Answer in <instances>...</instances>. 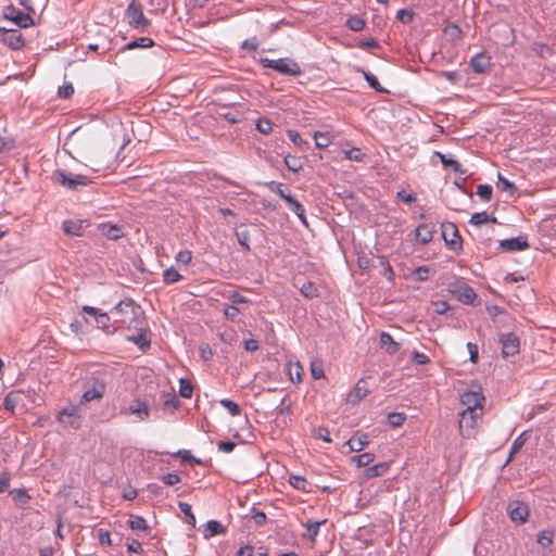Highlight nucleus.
<instances>
[{
    "instance_id": "obj_1",
    "label": "nucleus",
    "mask_w": 556,
    "mask_h": 556,
    "mask_svg": "<svg viewBox=\"0 0 556 556\" xmlns=\"http://www.w3.org/2000/svg\"><path fill=\"white\" fill-rule=\"evenodd\" d=\"M113 312L119 315L116 321L126 324L127 327L142 330L143 311L134 300L126 299L115 305Z\"/></svg>"
},
{
    "instance_id": "obj_2",
    "label": "nucleus",
    "mask_w": 556,
    "mask_h": 556,
    "mask_svg": "<svg viewBox=\"0 0 556 556\" xmlns=\"http://www.w3.org/2000/svg\"><path fill=\"white\" fill-rule=\"evenodd\" d=\"M109 374L106 371L94 372L85 383L80 405L91 401H100L105 394Z\"/></svg>"
},
{
    "instance_id": "obj_3",
    "label": "nucleus",
    "mask_w": 556,
    "mask_h": 556,
    "mask_svg": "<svg viewBox=\"0 0 556 556\" xmlns=\"http://www.w3.org/2000/svg\"><path fill=\"white\" fill-rule=\"evenodd\" d=\"M125 16L128 25L139 31H146L151 26V22L144 16L143 7L138 0L129 2Z\"/></svg>"
},
{
    "instance_id": "obj_4",
    "label": "nucleus",
    "mask_w": 556,
    "mask_h": 556,
    "mask_svg": "<svg viewBox=\"0 0 556 556\" xmlns=\"http://www.w3.org/2000/svg\"><path fill=\"white\" fill-rule=\"evenodd\" d=\"M260 63L266 68H271L278 72L279 74L287 76L298 77L301 76L303 73L300 65L295 61L287 58L278 60L263 58L260 60Z\"/></svg>"
},
{
    "instance_id": "obj_5",
    "label": "nucleus",
    "mask_w": 556,
    "mask_h": 556,
    "mask_svg": "<svg viewBox=\"0 0 556 556\" xmlns=\"http://www.w3.org/2000/svg\"><path fill=\"white\" fill-rule=\"evenodd\" d=\"M52 180L72 191H77L80 187H85L91 184V179L88 176L80 174L68 175L63 169L54 170L52 174Z\"/></svg>"
},
{
    "instance_id": "obj_6",
    "label": "nucleus",
    "mask_w": 556,
    "mask_h": 556,
    "mask_svg": "<svg viewBox=\"0 0 556 556\" xmlns=\"http://www.w3.org/2000/svg\"><path fill=\"white\" fill-rule=\"evenodd\" d=\"M56 419L64 427L72 429L80 428L83 419V405H80L79 402L76 405L65 406L59 412Z\"/></svg>"
},
{
    "instance_id": "obj_7",
    "label": "nucleus",
    "mask_w": 556,
    "mask_h": 556,
    "mask_svg": "<svg viewBox=\"0 0 556 556\" xmlns=\"http://www.w3.org/2000/svg\"><path fill=\"white\" fill-rule=\"evenodd\" d=\"M442 237L448 249L459 252L463 249L462 238L456 225L452 222H444L441 225Z\"/></svg>"
},
{
    "instance_id": "obj_8",
    "label": "nucleus",
    "mask_w": 556,
    "mask_h": 556,
    "mask_svg": "<svg viewBox=\"0 0 556 556\" xmlns=\"http://www.w3.org/2000/svg\"><path fill=\"white\" fill-rule=\"evenodd\" d=\"M482 412L464 409L459 414V433L464 438H470L473 434L477 419L480 418Z\"/></svg>"
},
{
    "instance_id": "obj_9",
    "label": "nucleus",
    "mask_w": 556,
    "mask_h": 556,
    "mask_svg": "<svg viewBox=\"0 0 556 556\" xmlns=\"http://www.w3.org/2000/svg\"><path fill=\"white\" fill-rule=\"evenodd\" d=\"M507 514L513 522L525 523L528 520L529 506L521 501H511L507 505Z\"/></svg>"
},
{
    "instance_id": "obj_10",
    "label": "nucleus",
    "mask_w": 556,
    "mask_h": 556,
    "mask_svg": "<svg viewBox=\"0 0 556 556\" xmlns=\"http://www.w3.org/2000/svg\"><path fill=\"white\" fill-rule=\"evenodd\" d=\"M500 342L502 344L503 357L514 356L517 353H519L520 341L518 336L515 334L514 332L501 334Z\"/></svg>"
},
{
    "instance_id": "obj_11",
    "label": "nucleus",
    "mask_w": 556,
    "mask_h": 556,
    "mask_svg": "<svg viewBox=\"0 0 556 556\" xmlns=\"http://www.w3.org/2000/svg\"><path fill=\"white\" fill-rule=\"evenodd\" d=\"M4 17L13 21L18 27L22 28H27L34 25V20L29 14L23 13L13 5H8L4 8Z\"/></svg>"
},
{
    "instance_id": "obj_12",
    "label": "nucleus",
    "mask_w": 556,
    "mask_h": 556,
    "mask_svg": "<svg viewBox=\"0 0 556 556\" xmlns=\"http://www.w3.org/2000/svg\"><path fill=\"white\" fill-rule=\"evenodd\" d=\"M484 396L481 392L467 391L460 396V402L466 406L465 409L482 412V402Z\"/></svg>"
},
{
    "instance_id": "obj_13",
    "label": "nucleus",
    "mask_w": 556,
    "mask_h": 556,
    "mask_svg": "<svg viewBox=\"0 0 556 556\" xmlns=\"http://www.w3.org/2000/svg\"><path fill=\"white\" fill-rule=\"evenodd\" d=\"M0 40L13 50H18L25 45V39L22 33L17 29H7L5 31H2Z\"/></svg>"
},
{
    "instance_id": "obj_14",
    "label": "nucleus",
    "mask_w": 556,
    "mask_h": 556,
    "mask_svg": "<svg viewBox=\"0 0 556 556\" xmlns=\"http://www.w3.org/2000/svg\"><path fill=\"white\" fill-rule=\"evenodd\" d=\"M83 312L91 316H94L98 328L102 329L108 333L113 332L110 330V316L106 313H102L100 309L89 305L83 306Z\"/></svg>"
},
{
    "instance_id": "obj_15",
    "label": "nucleus",
    "mask_w": 556,
    "mask_h": 556,
    "mask_svg": "<svg viewBox=\"0 0 556 556\" xmlns=\"http://www.w3.org/2000/svg\"><path fill=\"white\" fill-rule=\"evenodd\" d=\"M470 66L477 74H484L491 68V59L485 53H478L470 60Z\"/></svg>"
},
{
    "instance_id": "obj_16",
    "label": "nucleus",
    "mask_w": 556,
    "mask_h": 556,
    "mask_svg": "<svg viewBox=\"0 0 556 556\" xmlns=\"http://www.w3.org/2000/svg\"><path fill=\"white\" fill-rule=\"evenodd\" d=\"M453 294L464 304H472L477 299L475 290L468 285H459L453 290Z\"/></svg>"
},
{
    "instance_id": "obj_17",
    "label": "nucleus",
    "mask_w": 556,
    "mask_h": 556,
    "mask_svg": "<svg viewBox=\"0 0 556 556\" xmlns=\"http://www.w3.org/2000/svg\"><path fill=\"white\" fill-rule=\"evenodd\" d=\"M88 226L87 220L84 219H67L63 222L62 228L68 236H83L84 229Z\"/></svg>"
},
{
    "instance_id": "obj_18",
    "label": "nucleus",
    "mask_w": 556,
    "mask_h": 556,
    "mask_svg": "<svg viewBox=\"0 0 556 556\" xmlns=\"http://www.w3.org/2000/svg\"><path fill=\"white\" fill-rule=\"evenodd\" d=\"M500 247L505 251L514 252L526 250L529 247V243L523 237H514L502 240L500 242Z\"/></svg>"
},
{
    "instance_id": "obj_19",
    "label": "nucleus",
    "mask_w": 556,
    "mask_h": 556,
    "mask_svg": "<svg viewBox=\"0 0 556 556\" xmlns=\"http://www.w3.org/2000/svg\"><path fill=\"white\" fill-rule=\"evenodd\" d=\"M128 410L130 414L136 415L139 421H144L150 417V409L148 404L139 399L135 400L130 404Z\"/></svg>"
},
{
    "instance_id": "obj_20",
    "label": "nucleus",
    "mask_w": 556,
    "mask_h": 556,
    "mask_svg": "<svg viewBox=\"0 0 556 556\" xmlns=\"http://www.w3.org/2000/svg\"><path fill=\"white\" fill-rule=\"evenodd\" d=\"M369 393V390L367 388V383L365 380L361 379L354 389L349 394V401L352 404L358 403L361 400H363L367 394Z\"/></svg>"
},
{
    "instance_id": "obj_21",
    "label": "nucleus",
    "mask_w": 556,
    "mask_h": 556,
    "mask_svg": "<svg viewBox=\"0 0 556 556\" xmlns=\"http://www.w3.org/2000/svg\"><path fill=\"white\" fill-rule=\"evenodd\" d=\"M380 345L390 355H394L400 351V344L395 342L393 337L386 331L380 333Z\"/></svg>"
},
{
    "instance_id": "obj_22",
    "label": "nucleus",
    "mask_w": 556,
    "mask_h": 556,
    "mask_svg": "<svg viewBox=\"0 0 556 556\" xmlns=\"http://www.w3.org/2000/svg\"><path fill=\"white\" fill-rule=\"evenodd\" d=\"M99 230L102 236L110 240H118L124 236L122 228L117 225L101 224L99 225Z\"/></svg>"
},
{
    "instance_id": "obj_23",
    "label": "nucleus",
    "mask_w": 556,
    "mask_h": 556,
    "mask_svg": "<svg viewBox=\"0 0 556 556\" xmlns=\"http://www.w3.org/2000/svg\"><path fill=\"white\" fill-rule=\"evenodd\" d=\"M288 207L299 217L304 226H308L303 205L292 195L286 201Z\"/></svg>"
},
{
    "instance_id": "obj_24",
    "label": "nucleus",
    "mask_w": 556,
    "mask_h": 556,
    "mask_svg": "<svg viewBox=\"0 0 556 556\" xmlns=\"http://www.w3.org/2000/svg\"><path fill=\"white\" fill-rule=\"evenodd\" d=\"M224 533H226V528L217 520H210L204 525L203 535L205 539Z\"/></svg>"
},
{
    "instance_id": "obj_25",
    "label": "nucleus",
    "mask_w": 556,
    "mask_h": 556,
    "mask_svg": "<svg viewBox=\"0 0 556 556\" xmlns=\"http://www.w3.org/2000/svg\"><path fill=\"white\" fill-rule=\"evenodd\" d=\"M416 240L421 244H427L432 240L433 228L426 224L419 225L415 230Z\"/></svg>"
},
{
    "instance_id": "obj_26",
    "label": "nucleus",
    "mask_w": 556,
    "mask_h": 556,
    "mask_svg": "<svg viewBox=\"0 0 556 556\" xmlns=\"http://www.w3.org/2000/svg\"><path fill=\"white\" fill-rule=\"evenodd\" d=\"M369 444L368 434L353 435L348 442L351 452H361Z\"/></svg>"
},
{
    "instance_id": "obj_27",
    "label": "nucleus",
    "mask_w": 556,
    "mask_h": 556,
    "mask_svg": "<svg viewBox=\"0 0 556 556\" xmlns=\"http://www.w3.org/2000/svg\"><path fill=\"white\" fill-rule=\"evenodd\" d=\"M10 494L15 505L20 508H25L30 500L25 489H14Z\"/></svg>"
},
{
    "instance_id": "obj_28",
    "label": "nucleus",
    "mask_w": 556,
    "mask_h": 556,
    "mask_svg": "<svg viewBox=\"0 0 556 556\" xmlns=\"http://www.w3.org/2000/svg\"><path fill=\"white\" fill-rule=\"evenodd\" d=\"M437 155L440 157L441 163L444 166V168H452V170L456 174L465 173L464 169L462 168V164L458 161H456L445 154H442L440 152H437Z\"/></svg>"
},
{
    "instance_id": "obj_29",
    "label": "nucleus",
    "mask_w": 556,
    "mask_h": 556,
    "mask_svg": "<svg viewBox=\"0 0 556 556\" xmlns=\"http://www.w3.org/2000/svg\"><path fill=\"white\" fill-rule=\"evenodd\" d=\"M153 39L149 37H140L129 41L122 50H134L137 48H152L154 46Z\"/></svg>"
},
{
    "instance_id": "obj_30",
    "label": "nucleus",
    "mask_w": 556,
    "mask_h": 556,
    "mask_svg": "<svg viewBox=\"0 0 556 556\" xmlns=\"http://www.w3.org/2000/svg\"><path fill=\"white\" fill-rule=\"evenodd\" d=\"M127 341L134 342L141 351H147L150 348L151 341L144 332L136 336H128Z\"/></svg>"
},
{
    "instance_id": "obj_31",
    "label": "nucleus",
    "mask_w": 556,
    "mask_h": 556,
    "mask_svg": "<svg viewBox=\"0 0 556 556\" xmlns=\"http://www.w3.org/2000/svg\"><path fill=\"white\" fill-rule=\"evenodd\" d=\"M389 469V465L387 463H379L371 467H368L365 470V477L368 479L376 478L384 475Z\"/></svg>"
},
{
    "instance_id": "obj_32",
    "label": "nucleus",
    "mask_w": 556,
    "mask_h": 556,
    "mask_svg": "<svg viewBox=\"0 0 556 556\" xmlns=\"http://www.w3.org/2000/svg\"><path fill=\"white\" fill-rule=\"evenodd\" d=\"M20 3L27 11L35 14L37 11H41L46 8L48 0H20Z\"/></svg>"
},
{
    "instance_id": "obj_33",
    "label": "nucleus",
    "mask_w": 556,
    "mask_h": 556,
    "mask_svg": "<svg viewBox=\"0 0 556 556\" xmlns=\"http://www.w3.org/2000/svg\"><path fill=\"white\" fill-rule=\"evenodd\" d=\"M497 179V187L503 192H507L509 195H514L517 192V187L515 186V184L505 178L501 173H498Z\"/></svg>"
},
{
    "instance_id": "obj_34",
    "label": "nucleus",
    "mask_w": 556,
    "mask_h": 556,
    "mask_svg": "<svg viewBox=\"0 0 556 556\" xmlns=\"http://www.w3.org/2000/svg\"><path fill=\"white\" fill-rule=\"evenodd\" d=\"M469 222L472 225L481 226L486 223H495L496 218L488 215L485 212H481L472 214Z\"/></svg>"
},
{
    "instance_id": "obj_35",
    "label": "nucleus",
    "mask_w": 556,
    "mask_h": 556,
    "mask_svg": "<svg viewBox=\"0 0 556 556\" xmlns=\"http://www.w3.org/2000/svg\"><path fill=\"white\" fill-rule=\"evenodd\" d=\"M181 279L182 276L173 266L163 271V282L166 285L178 282Z\"/></svg>"
},
{
    "instance_id": "obj_36",
    "label": "nucleus",
    "mask_w": 556,
    "mask_h": 556,
    "mask_svg": "<svg viewBox=\"0 0 556 556\" xmlns=\"http://www.w3.org/2000/svg\"><path fill=\"white\" fill-rule=\"evenodd\" d=\"M345 25L349 29L353 31H361L364 29L366 23L361 16L352 15L346 20Z\"/></svg>"
},
{
    "instance_id": "obj_37",
    "label": "nucleus",
    "mask_w": 556,
    "mask_h": 556,
    "mask_svg": "<svg viewBox=\"0 0 556 556\" xmlns=\"http://www.w3.org/2000/svg\"><path fill=\"white\" fill-rule=\"evenodd\" d=\"M178 507H179L180 511L185 515L186 522L192 527H195L197 520L191 510V506L188 503L179 502Z\"/></svg>"
},
{
    "instance_id": "obj_38",
    "label": "nucleus",
    "mask_w": 556,
    "mask_h": 556,
    "mask_svg": "<svg viewBox=\"0 0 556 556\" xmlns=\"http://www.w3.org/2000/svg\"><path fill=\"white\" fill-rule=\"evenodd\" d=\"M536 542L542 547H549L554 542V531L552 530H543L538 534Z\"/></svg>"
},
{
    "instance_id": "obj_39",
    "label": "nucleus",
    "mask_w": 556,
    "mask_h": 556,
    "mask_svg": "<svg viewBox=\"0 0 556 556\" xmlns=\"http://www.w3.org/2000/svg\"><path fill=\"white\" fill-rule=\"evenodd\" d=\"M285 164L288 167V169L293 173H298L299 170L302 169L303 166L302 161L299 156L290 154L285 157Z\"/></svg>"
},
{
    "instance_id": "obj_40",
    "label": "nucleus",
    "mask_w": 556,
    "mask_h": 556,
    "mask_svg": "<svg viewBox=\"0 0 556 556\" xmlns=\"http://www.w3.org/2000/svg\"><path fill=\"white\" fill-rule=\"evenodd\" d=\"M128 525L131 530H136V531H144L147 529V521L141 516L131 515L128 520Z\"/></svg>"
},
{
    "instance_id": "obj_41",
    "label": "nucleus",
    "mask_w": 556,
    "mask_h": 556,
    "mask_svg": "<svg viewBox=\"0 0 556 556\" xmlns=\"http://www.w3.org/2000/svg\"><path fill=\"white\" fill-rule=\"evenodd\" d=\"M365 80L377 92H386L387 90L380 85L377 77L369 72L362 71Z\"/></svg>"
},
{
    "instance_id": "obj_42",
    "label": "nucleus",
    "mask_w": 556,
    "mask_h": 556,
    "mask_svg": "<svg viewBox=\"0 0 556 556\" xmlns=\"http://www.w3.org/2000/svg\"><path fill=\"white\" fill-rule=\"evenodd\" d=\"M315 146L318 149H326L331 143L330 137L326 132L316 131L314 134Z\"/></svg>"
},
{
    "instance_id": "obj_43",
    "label": "nucleus",
    "mask_w": 556,
    "mask_h": 556,
    "mask_svg": "<svg viewBox=\"0 0 556 556\" xmlns=\"http://www.w3.org/2000/svg\"><path fill=\"white\" fill-rule=\"evenodd\" d=\"M388 424L392 427V428H397V427H401L405 419H406V415L404 413H390L388 414Z\"/></svg>"
},
{
    "instance_id": "obj_44",
    "label": "nucleus",
    "mask_w": 556,
    "mask_h": 556,
    "mask_svg": "<svg viewBox=\"0 0 556 556\" xmlns=\"http://www.w3.org/2000/svg\"><path fill=\"white\" fill-rule=\"evenodd\" d=\"M193 387L188 379L181 378L179 380V394L185 399H190L192 396Z\"/></svg>"
},
{
    "instance_id": "obj_45",
    "label": "nucleus",
    "mask_w": 556,
    "mask_h": 556,
    "mask_svg": "<svg viewBox=\"0 0 556 556\" xmlns=\"http://www.w3.org/2000/svg\"><path fill=\"white\" fill-rule=\"evenodd\" d=\"M289 483L295 490L306 491L307 480L304 477H302V476L291 475L290 478H289Z\"/></svg>"
},
{
    "instance_id": "obj_46",
    "label": "nucleus",
    "mask_w": 556,
    "mask_h": 556,
    "mask_svg": "<svg viewBox=\"0 0 556 556\" xmlns=\"http://www.w3.org/2000/svg\"><path fill=\"white\" fill-rule=\"evenodd\" d=\"M236 237L238 239V242L239 244L245 250V251H250V245H249V241H250V233L248 231V229H239L236 231Z\"/></svg>"
},
{
    "instance_id": "obj_47",
    "label": "nucleus",
    "mask_w": 556,
    "mask_h": 556,
    "mask_svg": "<svg viewBox=\"0 0 556 556\" xmlns=\"http://www.w3.org/2000/svg\"><path fill=\"white\" fill-rule=\"evenodd\" d=\"M525 433H521L520 435H518L515 441L513 442L511 444V447H510V451H509V457L507 459V463L511 460L513 456L515 454H517L521 448L522 446L525 445L526 443V439L523 438Z\"/></svg>"
},
{
    "instance_id": "obj_48",
    "label": "nucleus",
    "mask_w": 556,
    "mask_h": 556,
    "mask_svg": "<svg viewBox=\"0 0 556 556\" xmlns=\"http://www.w3.org/2000/svg\"><path fill=\"white\" fill-rule=\"evenodd\" d=\"M247 517H250L251 519H253L257 526H263L267 519L266 514L262 510H258L255 507L251 508V510H250L249 515H247Z\"/></svg>"
},
{
    "instance_id": "obj_49",
    "label": "nucleus",
    "mask_w": 556,
    "mask_h": 556,
    "mask_svg": "<svg viewBox=\"0 0 556 556\" xmlns=\"http://www.w3.org/2000/svg\"><path fill=\"white\" fill-rule=\"evenodd\" d=\"M375 459V455L372 453H364L352 458V462L356 463L358 467L368 466Z\"/></svg>"
},
{
    "instance_id": "obj_50",
    "label": "nucleus",
    "mask_w": 556,
    "mask_h": 556,
    "mask_svg": "<svg viewBox=\"0 0 556 556\" xmlns=\"http://www.w3.org/2000/svg\"><path fill=\"white\" fill-rule=\"evenodd\" d=\"M345 157L350 161L363 162L366 157V154L361 151L358 148H352L350 150L344 151Z\"/></svg>"
},
{
    "instance_id": "obj_51",
    "label": "nucleus",
    "mask_w": 556,
    "mask_h": 556,
    "mask_svg": "<svg viewBox=\"0 0 556 556\" xmlns=\"http://www.w3.org/2000/svg\"><path fill=\"white\" fill-rule=\"evenodd\" d=\"M220 404L229 412L231 416H239L241 414V407L231 400H222Z\"/></svg>"
},
{
    "instance_id": "obj_52",
    "label": "nucleus",
    "mask_w": 556,
    "mask_h": 556,
    "mask_svg": "<svg viewBox=\"0 0 556 556\" xmlns=\"http://www.w3.org/2000/svg\"><path fill=\"white\" fill-rule=\"evenodd\" d=\"M378 261L379 265L382 267L381 274L386 276L389 280H392L394 274L389 261L384 256H379Z\"/></svg>"
},
{
    "instance_id": "obj_53",
    "label": "nucleus",
    "mask_w": 556,
    "mask_h": 556,
    "mask_svg": "<svg viewBox=\"0 0 556 556\" xmlns=\"http://www.w3.org/2000/svg\"><path fill=\"white\" fill-rule=\"evenodd\" d=\"M256 129L263 135H268L273 130V124L267 118H258L256 122Z\"/></svg>"
},
{
    "instance_id": "obj_54",
    "label": "nucleus",
    "mask_w": 556,
    "mask_h": 556,
    "mask_svg": "<svg viewBox=\"0 0 556 556\" xmlns=\"http://www.w3.org/2000/svg\"><path fill=\"white\" fill-rule=\"evenodd\" d=\"M311 374H312V377L316 380L324 378L325 372H324L323 363L319 361L312 362Z\"/></svg>"
},
{
    "instance_id": "obj_55",
    "label": "nucleus",
    "mask_w": 556,
    "mask_h": 556,
    "mask_svg": "<svg viewBox=\"0 0 556 556\" xmlns=\"http://www.w3.org/2000/svg\"><path fill=\"white\" fill-rule=\"evenodd\" d=\"M289 376L292 382L300 383L302 381V367L299 363L290 366Z\"/></svg>"
},
{
    "instance_id": "obj_56",
    "label": "nucleus",
    "mask_w": 556,
    "mask_h": 556,
    "mask_svg": "<svg viewBox=\"0 0 556 556\" xmlns=\"http://www.w3.org/2000/svg\"><path fill=\"white\" fill-rule=\"evenodd\" d=\"M493 189L490 185H479L477 188V194L481 198L483 201H490L492 198Z\"/></svg>"
},
{
    "instance_id": "obj_57",
    "label": "nucleus",
    "mask_w": 556,
    "mask_h": 556,
    "mask_svg": "<svg viewBox=\"0 0 556 556\" xmlns=\"http://www.w3.org/2000/svg\"><path fill=\"white\" fill-rule=\"evenodd\" d=\"M301 293L305 296V298H315L317 296V288L315 287V285L311 281H307L305 282L301 289H300Z\"/></svg>"
},
{
    "instance_id": "obj_58",
    "label": "nucleus",
    "mask_w": 556,
    "mask_h": 556,
    "mask_svg": "<svg viewBox=\"0 0 556 556\" xmlns=\"http://www.w3.org/2000/svg\"><path fill=\"white\" fill-rule=\"evenodd\" d=\"M269 189L275 192L279 198H281L282 200H285V202L287 201L288 198L291 197V194L289 192H286L283 189H282V184H277L275 181H271L269 184Z\"/></svg>"
},
{
    "instance_id": "obj_59",
    "label": "nucleus",
    "mask_w": 556,
    "mask_h": 556,
    "mask_svg": "<svg viewBox=\"0 0 556 556\" xmlns=\"http://www.w3.org/2000/svg\"><path fill=\"white\" fill-rule=\"evenodd\" d=\"M429 271L427 266H419L413 271V277L417 281H426L429 278Z\"/></svg>"
},
{
    "instance_id": "obj_60",
    "label": "nucleus",
    "mask_w": 556,
    "mask_h": 556,
    "mask_svg": "<svg viewBox=\"0 0 556 556\" xmlns=\"http://www.w3.org/2000/svg\"><path fill=\"white\" fill-rule=\"evenodd\" d=\"M396 17L405 25L410 24L414 20V12L410 10L402 9L397 12Z\"/></svg>"
},
{
    "instance_id": "obj_61",
    "label": "nucleus",
    "mask_w": 556,
    "mask_h": 556,
    "mask_svg": "<svg viewBox=\"0 0 556 556\" xmlns=\"http://www.w3.org/2000/svg\"><path fill=\"white\" fill-rule=\"evenodd\" d=\"M444 33L452 39H459L462 37V29L456 24H451L444 28Z\"/></svg>"
},
{
    "instance_id": "obj_62",
    "label": "nucleus",
    "mask_w": 556,
    "mask_h": 556,
    "mask_svg": "<svg viewBox=\"0 0 556 556\" xmlns=\"http://www.w3.org/2000/svg\"><path fill=\"white\" fill-rule=\"evenodd\" d=\"M224 314H225L227 319H230V320L233 321V320H237V318H238V316L240 314V311L235 305H227V304H225Z\"/></svg>"
},
{
    "instance_id": "obj_63",
    "label": "nucleus",
    "mask_w": 556,
    "mask_h": 556,
    "mask_svg": "<svg viewBox=\"0 0 556 556\" xmlns=\"http://www.w3.org/2000/svg\"><path fill=\"white\" fill-rule=\"evenodd\" d=\"M324 522H325V520L307 523L306 530H307V535L309 536V539L314 540L318 535L319 527Z\"/></svg>"
},
{
    "instance_id": "obj_64",
    "label": "nucleus",
    "mask_w": 556,
    "mask_h": 556,
    "mask_svg": "<svg viewBox=\"0 0 556 556\" xmlns=\"http://www.w3.org/2000/svg\"><path fill=\"white\" fill-rule=\"evenodd\" d=\"M74 93V87L71 83L64 84L59 88V97L63 99H68Z\"/></svg>"
}]
</instances>
